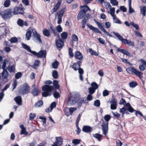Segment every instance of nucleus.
<instances>
[{
    "label": "nucleus",
    "mask_w": 146,
    "mask_h": 146,
    "mask_svg": "<svg viewBox=\"0 0 146 146\" xmlns=\"http://www.w3.org/2000/svg\"><path fill=\"white\" fill-rule=\"evenodd\" d=\"M10 41L11 43H16L18 42V39L16 37H12L11 38Z\"/></svg>",
    "instance_id": "nucleus-52"
},
{
    "label": "nucleus",
    "mask_w": 146,
    "mask_h": 146,
    "mask_svg": "<svg viewBox=\"0 0 146 146\" xmlns=\"http://www.w3.org/2000/svg\"><path fill=\"white\" fill-rule=\"evenodd\" d=\"M40 92L38 88H35V87L32 90L31 93L34 96H37Z\"/></svg>",
    "instance_id": "nucleus-20"
},
{
    "label": "nucleus",
    "mask_w": 146,
    "mask_h": 146,
    "mask_svg": "<svg viewBox=\"0 0 146 146\" xmlns=\"http://www.w3.org/2000/svg\"><path fill=\"white\" fill-rule=\"evenodd\" d=\"M32 32L30 30H28L26 34V39L27 40H29L31 36Z\"/></svg>",
    "instance_id": "nucleus-27"
},
{
    "label": "nucleus",
    "mask_w": 146,
    "mask_h": 146,
    "mask_svg": "<svg viewBox=\"0 0 146 146\" xmlns=\"http://www.w3.org/2000/svg\"><path fill=\"white\" fill-rule=\"evenodd\" d=\"M23 21L20 19H19L17 22V24L20 26H23Z\"/></svg>",
    "instance_id": "nucleus-58"
},
{
    "label": "nucleus",
    "mask_w": 146,
    "mask_h": 146,
    "mask_svg": "<svg viewBox=\"0 0 146 146\" xmlns=\"http://www.w3.org/2000/svg\"><path fill=\"white\" fill-rule=\"evenodd\" d=\"M76 95L75 94L71 93L68 97L67 104L69 106H72L76 102Z\"/></svg>",
    "instance_id": "nucleus-5"
},
{
    "label": "nucleus",
    "mask_w": 146,
    "mask_h": 146,
    "mask_svg": "<svg viewBox=\"0 0 146 146\" xmlns=\"http://www.w3.org/2000/svg\"><path fill=\"white\" fill-rule=\"evenodd\" d=\"M22 46L23 48L27 50L29 52H31L32 54L33 53L32 52L33 51H32L31 50L30 47L28 45L24 43H22Z\"/></svg>",
    "instance_id": "nucleus-26"
},
{
    "label": "nucleus",
    "mask_w": 146,
    "mask_h": 146,
    "mask_svg": "<svg viewBox=\"0 0 146 146\" xmlns=\"http://www.w3.org/2000/svg\"><path fill=\"white\" fill-rule=\"evenodd\" d=\"M74 57L76 59L79 60H81L83 58L82 54L78 51L76 52L74 54Z\"/></svg>",
    "instance_id": "nucleus-14"
},
{
    "label": "nucleus",
    "mask_w": 146,
    "mask_h": 146,
    "mask_svg": "<svg viewBox=\"0 0 146 146\" xmlns=\"http://www.w3.org/2000/svg\"><path fill=\"white\" fill-rule=\"evenodd\" d=\"M54 86L56 89H59L60 86L58 84V81L56 80H54L53 83Z\"/></svg>",
    "instance_id": "nucleus-35"
},
{
    "label": "nucleus",
    "mask_w": 146,
    "mask_h": 146,
    "mask_svg": "<svg viewBox=\"0 0 146 146\" xmlns=\"http://www.w3.org/2000/svg\"><path fill=\"white\" fill-rule=\"evenodd\" d=\"M69 54L70 58H73L74 56L72 51V49L71 48H69Z\"/></svg>",
    "instance_id": "nucleus-45"
},
{
    "label": "nucleus",
    "mask_w": 146,
    "mask_h": 146,
    "mask_svg": "<svg viewBox=\"0 0 146 146\" xmlns=\"http://www.w3.org/2000/svg\"><path fill=\"white\" fill-rule=\"evenodd\" d=\"M113 19L114 23L119 24H121V22L120 20L116 18V17H113Z\"/></svg>",
    "instance_id": "nucleus-44"
},
{
    "label": "nucleus",
    "mask_w": 146,
    "mask_h": 146,
    "mask_svg": "<svg viewBox=\"0 0 146 146\" xmlns=\"http://www.w3.org/2000/svg\"><path fill=\"white\" fill-rule=\"evenodd\" d=\"M32 52L33 54L35 56H37L38 57L40 58L42 57H45L46 54V51L44 50H41L38 53L34 51Z\"/></svg>",
    "instance_id": "nucleus-9"
},
{
    "label": "nucleus",
    "mask_w": 146,
    "mask_h": 146,
    "mask_svg": "<svg viewBox=\"0 0 146 146\" xmlns=\"http://www.w3.org/2000/svg\"><path fill=\"white\" fill-rule=\"evenodd\" d=\"M113 33L118 38L119 40L121 41L122 42L125 44L129 45V46H134V44L130 40H128L126 39H123L122 37L118 33H116L114 31L113 32Z\"/></svg>",
    "instance_id": "nucleus-4"
},
{
    "label": "nucleus",
    "mask_w": 146,
    "mask_h": 146,
    "mask_svg": "<svg viewBox=\"0 0 146 146\" xmlns=\"http://www.w3.org/2000/svg\"><path fill=\"white\" fill-rule=\"evenodd\" d=\"M94 105L97 107H99L100 105V101L99 100H96L94 101Z\"/></svg>",
    "instance_id": "nucleus-61"
},
{
    "label": "nucleus",
    "mask_w": 146,
    "mask_h": 146,
    "mask_svg": "<svg viewBox=\"0 0 146 146\" xmlns=\"http://www.w3.org/2000/svg\"><path fill=\"white\" fill-rule=\"evenodd\" d=\"M61 36L63 39H66L67 37V34L66 32H63L61 34Z\"/></svg>",
    "instance_id": "nucleus-47"
},
{
    "label": "nucleus",
    "mask_w": 146,
    "mask_h": 146,
    "mask_svg": "<svg viewBox=\"0 0 146 146\" xmlns=\"http://www.w3.org/2000/svg\"><path fill=\"white\" fill-rule=\"evenodd\" d=\"M88 17L86 16V17H85L82 21V24L86 25L87 21L88 20Z\"/></svg>",
    "instance_id": "nucleus-59"
},
{
    "label": "nucleus",
    "mask_w": 146,
    "mask_h": 146,
    "mask_svg": "<svg viewBox=\"0 0 146 146\" xmlns=\"http://www.w3.org/2000/svg\"><path fill=\"white\" fill-rule=\"evenodd\" d=\"M137 85V83L135 82L132 81L129 83V86L131 88H134Z\"/></svg>",
    "instance_id": "nucleus-36"
},
{
    "label": "nucleus",
    "mask_w": 146,
    "mask_h": 146,
    "mask_svg": "<svg viewBox=\"0 0 146 146\" xmlns=\"http://www.w3.org/2000/svg\"><path fill=\"white\" fill-rule=\"evenodd\" d=\"M20 127L21 129L20 133L21 135H27L28 134V133L26 131V128L24 127L23 125H21L20 126Z\"/></svg>",
    "instance_id": "nucleus-18"
},
{
    "label": "nucleus",
    "mask_w": 146,
    "mask_h": 146,
    "mask_svg": "<svg viewBox=\"0 0 146 146\" xmlns=\"http://www.w3.org/2000/svg\"><path fill=\"white\" fill-rule=\"evenodd\" d=\"M43 101L42 100L39 101L37 103H35V106L36 107H40L42 106L43 104Z\"/></svg>",
    "instance_id": "nucleus-42"
},
{
    "label": "nucleus",
    "mask_w": 146,
    "mask_h": 146,
    "mask_svg": "<svg viewBox=\"0 0 146 146\" xmlns=\"http://www.w3.org/2000/svg\"><path fill=\"white\" fill-rule=\"evenodd\" d=\"M11 1L10 0H6L4 3V5L5 7H8L10 5Z\"/></svg>",
    "instance_id": "nucleus-39"
},
{
    "label": "nucleus",
    "mask_w": 146,
    "mask_h": 146,
    "mask_svg": "<svg viewBox=\"0 0 146 146\" xmlns=\"http://www.w3.org/2000/svg\"><path fill=\"white\" fill-rule=\"evenodd\" d=\"M36 117V114H33L32 113H30L29 115V119L30 120H33Z\"/></svg>",
    "instance_id": "nucleus-63"
},
{
    "label": "nucleus",
    "mask_w": 146,
    "mask_h": 146,
    "mask_svg": "<svg viewBox=\"0 0 146 146\" xmlns=\"http://www.w3.org/2000/svg\"><path fill=\"white\" fill-rule=\"evenodd\" d=\"M117 100L115 99H113L110 101L111 103L110 108L111 110H114L117 108Z\"/></svg>",
    "instance_id": "nucleus-11"
},
{
    "label": "nucleus",
    "mask_w": 146,
    "mask_h": 146,
    "mask_svg": "<svg viewBox=\"0 0 146 146\" xmlns=\"http://www.w3.org/2000/svg\"><path fill=\"white\" fill-rule=\"evenodd\" d=\"M56 141L54 142L55 144L58 145V146H60L62 145L63 139L61 136L56 137H55Z\"/></svg>",
    "instance_id": "nucleus-12"
},
{
    "label": "nucleus",
    "mask_w": 146,
    "mask_h": 146,
    "mask_svg": "<svg viewBox=\"0 0 146 146\" xmlns=\"http://www.w3.org/2000/svg\"><path fill=\"white\" fill-rule=\"evenodd\" d=\"M32 31L33 33V36H34V40L37 43H42L40 35L37 32L35 29H32Z\"/></svg>",
    "instance_id": "nucleus-7"
},
{
    "label": "nucleus",
    "mask_w": 146,
    "mask_h": 146,
    "mask_svg": "<svg viewBox=\"0 0 146 146\" xmlns=\"http://www.w3.org/2000/svg\"><path fill=\"white\" fill-rule=\"evenodd\" d=\"M40 63V61L38 60H36L35 61L33 65V67L34 69H36L37 68V67L39 66Z\"/></svg>",
    "instance_id": "nucleus-33"
},
{
    "label": "nucleus",
    "mask_w": 146,
    "mask_h": 146,
    "mask_svg": "<svg viewBox=\"0 0 146 146\" xmlns=\"http://www.w3.org/2000/svg\"><path fill=\"white\" fill-rule=\"evenodd\" d=\"M140 10L141 13L142 14L143 16H145L146 13V7L145 6L141 7Z\"/></svg>",
    "instance_id": "nucleus-23"
},
{
    "label": "nucleus",
    "mask_w": 146,
    "mask_h": 146,
    "mask_svg": "<svg viewBox=\"0 0 146 146\" xmlns=\"http://www.w3.org/2000/svg\"><path fill=\"white\" fill-rule=\"evenodd\" d=\"M2 75L3 79H7L9 76L8 72L7 70L3 71L2 73Z\"/></svg>",
    "instance_id": "nucleus-31"
},
{
    "label": "nucleus",
    "mask_w": 146,
    "mask_h": 146,
    "mask_svg": "<svg viewBox=\"0 0 146 146\" xmlns=\"http://www.w3.org/2000/svg\"><path fill=\"white\" fill-rule=\"evenodd\" d=\"M81 62L80 61H78V62L74 63L73 65L71 66V67L74 69L75 70H78L80 67V63H81Z\"/></svg>",
    "instance_id": "nucleus-15"
},
{
    "label": "nucleus",
    "mask_w": 146,
    "mask_h": 146,
    "mask_svg": "<svg viewBox=\"0 0 146 146\" xmlns=\"http://www.w3.org/2000/svg\"><path fill=\"white\" fill-rule=\"evenodd\" d=\"M92 128L88 126H84L82 129V130L83 132L87 133L91 132L92 131Z\"/></svg>",
    "instance_id": "nucleus-13"
},
{
    "label": "nucleus",
    "mask_w": 146,
    "mask_h": 146,
    "mask_svg": "<svg viewBox=\"0 0 146 146\" xmlns=\"http://www.w3.org/2000/svg\"><path fill=\"white\" fill-rule=\"evenodd\" d=\"M61 4V1H59L52 10V12L54 13L57 11L60 7Z\"/></svg>",
    "instance_id": "nucleus-17"
},
{
    "label": "nucleus",
    "mask_w": 146,
    "mask_h": 146,
    "mask_svg": "<svg viewBox=\"0 0 146 146\" xmlns=\"http://www.w3.org/2000/svg\"><path fill=\"white\" fill-rule=\"evenodd\" d=\"M81 8H84V9H82V10H84V11L85 12V13L86 12L89 10H90V9L86 5L85 6H81Z\"/></svg>",
    "instance_id": "nucleus-51"
},
{
    "label": "nucleus",
    "mask_w": 146,
    "mask_h": 146,
    "mask_svg": "<svg viewBox=\"0 0 146 146\" xmlns=\"http://www.w3.org/2000/svg\"><path fill=\"white\" fill-rule=\"evenodd\" d=\"M58 64L59 63L57 61H55L52 64V68L54 69L57 68L58 66Z\"/></svg>",
    "instance_id": "nucleus-40"
},
{
    "label": "nucleus",
    "mask_w": 146,
    "mask_h": 146,
    "mask_svg": "<svg viewBox=\"0 0 146 146\" xmlns=\"http://www.w3.org/2000/svg\"><path fill=\"white\" fill-rule=\"evenodd\" d=\"M135 69V68L132 67L131 68H126V70L130 74H133L134 73L133 70H134Z\"/></svg>",
    "instance_id": "nucleus-41"
},
{
    "label": "nucleus",
    "mask_w": 146,
    "mask_h": 146,
    "mask_svg": "<svg viewBox=\"0 0 146 146\" xmlns=\"http://www.w3.org/2000/svg\"><path fill=\"white\" fill-rule=\"evenodd\" d=\"M55 44L57 48H61L64 45V41L61 38H59L56 41Z\"/></svg>",
    "instance_id": "nucleus-10"
},
{
    "label": "nucleus",
    "mask_w": 146,
    "mask_h": 146,
    "mask_svg": "<svg viewBox=\"0 0 146 146\" xmlns=\"http://www.w3.org/2000/svg\"><path fill=\"white\" fill-rule=\"evenodd\" d=\"M129 2V13H132L135 12L134 10L132 8L131 6V0H128Z\"/></svg>",
    "instance_id": "nucleus-22"
},
{
    "label": "nucleus",
    "mask_w": 146,
    "mask_h": 146,
    "mask_svg": "<svg viewBox=\"0 0 146 146\" xmlns=\"http://www.w3.org/2000/svg\"><path fill=\"white\" fill-rule=\"evenodd\" d=\"M12 10L11 9L9 8L2 11L1 8H0V15L3 19H8L12 16Z\"/></svg>",
    "instance_id": "nucleus-3"
},
{
    "label": "nucleus",
    "mask_w": 146,
    "mask_h": 146,
    "mask_svg": "<svg viewBox=\"0 0 146 146\" xmlns=\"http://www.w3.org/2000/svg\"><path fill=\"white\" fill-rule=\"evenodd\" d=\"M54 87L53 86H49L48 85H45L43 86L42 89L44 91L42 93L43 97H46L50 96L52 94V92L54 89Z\"/></svg>",
    "instance_id": "nucleus-2"
},
{
    "label": "nucleus",
    "mask_w": 146,
    "mask_h": 146,
    "mask_svg": "<svg viewBox=\"0 0 146 146\" xmlns=\"http://www.w3.org/2000/svg\"><path fill=\"white\" fill-rule=\"evenodd\" d=\"M113 115L117 118H119L120 116V114L117 112H113L112 111Z\"/></svg>",
    "instance_id": "nucleus-55"
},
{
    "label": "nucleus",
    "mask_w": 146,
    "mask_h": 146,
    "mask_svg": "<svg viewBox=\"0 0 146 146\" xmlns=\"http://www.w3.org/2000/svg\"><path fill=\"white\" fill-rule=\"evenodd\" d=\"M52 76L55 79H57L58 77V73L57 71L54 70L52 73Z\"/></svg>",
    "instance_id": "nucleus-43"
},
{
    "label": "nucleus",
    "mask_w": 146,
    "mask_h": 146,
    "mask_svg": "<svg viewBox=\"0 0 146 146\" xmlns=\"http://www.w3.org/2000/svg\"><path fill=\"white\" fill-rule=\"evenodd\" d=\"M22 46L23 48L27 50L29 52H31L32 54L33 53L32 52L33 51H32L31 50L30 47L28 45L24 43H22Z\"/></svg>",
    "instance_id": "nucleus-25"
},
{
    "label": "nucleus",
    "mask_w": 146,
    "mask_h": 146,
    "mask_svg": "<svg viewBox=\"0 0 146 146\" xmlns=\"http://www.w3.org/2000/svg\"><path fill=\"white\" fill-rule=\"evenodd\" d=\"M111 4L113 5H118V2L116 0H110Z\"/></svg>",
    "instance_id": "nucleus-57"
},
{
    "label": "nucleus",
    "mask_w": 146,
    "mask_h": 146,
    "mask_svg": "<svg viewBox=\"0 0 146 146\" xmlns=\"http://www.w3.org/2000/svg\"><path fill=\"white\" fill-rule=\"evenodd\" d=\"M66 9L65 7H64L62 8L60 11L58 16L62 17L63 14L66 11Z\"/></svg>",
    "instance_id": "nucleus-34"
},
{
    "label": "nucleus",
    "mask_w": 146,
    "mask_h": 146,
    "mask_svg": "<svg viewBox=\"0 0 146 146\" xmlns=\"http://www.w3.org/2000/svg\"><path fill=\"white\" fill-rule=\"evenodd\" d=\"M24 8L22 7H16L13 9V12L14 15L20 14L23 15L24 13Z\"/></svg>",
    "instance_id": "nucleus-8"
},
{
    "label": "nucleus",
    "mask_w": 146,
    "mask_h": 146,
    "mask_svg": "<svg viewBox=\"0 0 146 146\" xmlns=\"http://www.w3.org/2000/svg\"><path fill=\"white\" fill-rule=\"evenodd\" d=\"M87 103V100L85 98H80L78 101V108L80 107L82 103L86 104Z\"/></svg>",
    "instance_id": "nucleus-16"
},
{
    "label": "nucleus",
    "mask_w": 146,
    "mask_h": 146,
    "mask_svg": "<svg viewBox=\"0 0 146 146\" xmlns=\"http://www.w3.org/2000/svg\"><path fill=\"white\" fill-rule=\"evenodd\" d=\"M43 34L44 36L46 37H49L50 35V33L49 31L46 29L43 30Z\"/></svg>",
    "instance_id": "nucleus-30"
},
{
    "label": "nucleus",
    "mask_w": 146,
    "mask_h": 146,
    "mask_svg": "<svg viewBox=\"0 0 146 146\" xmlns=\"http://www.w3.org/2000/svg\"><path fill=\"white\" fill-rule=\"evenodd\" d=\"M81 140L79 139H75L72 140V146H76L80 143Z\"/></svg>",
    "instance_id": "nucleus-28"
},
{
    "label": "nucleus",
    "mask_w": 146,
    "mask_h": 146,
    "mask_svg": "<svg viewBox=\"0 0 146 146\" xmlns=\"http://www.w3.org/2000/svg\"><path fill=\"white\" fill-rule=\"evenodd\" d=\"M30 88L27 84H24L21 86L19 89L20 93L24 95L29 92Z\"/></svg>",
    "instance_id": "nucleus-6"
},
{
    "label": "nucleus",
    "mask_w": 146,
    "mask_h": 146,
    "mask_svg": "<svg viewBox=\"0 0 146 146\" xmlns=\"http://www.w3.org/2000/svg\"><path fill=\"white\" fill-rule=\"evenodd\" d=\"M95 22L96 24L98 25V27L102 31L103 30H104L105 29L103 27L102 24L96 21Z\"/></svg>",
    "instance_id": "nucleus-37"
},
{
    "label": "nucleus",
    "mask_w": 146,
    "mask_h": 146,
    "mask_svg": "<svg viewBox=\"0 0 146 146\" xmlns=\"http://www.w3.org/2000/svg\"><path fill=\"white\" fill-rule=\"evenodd\" d=\"M72 38L73 40L74 41H77L78 40V38L77 36L75 34H73Z\"/></svg>",
    "instance_id": "nucleus-62"
},
{
    "label": "nucleus",
    "mask_w": 146,
    "mask_h": 146,
    "mask_svg": "<svg viewBox=\"0 0 146 146\" xmlns=\"http://www.w3.org/2000/svg\"><path fill=\"white\" fill-rule=\"evenodd\" d=\"M56 30L59 33H60L62 31V29L60 25H58L56 27Z\"/></svg>",
    "instance_id": "nucleus-56"
},
{
    "label": "nucleus",
    "mask_w": 146,
    "mask_h": 146,
    "mask_svg": "<svg viewBox=\"0 0 146 146\" xmlns=\"http://www.w3.org/2000/svg\"><path fill=\"white\" fill-rule=\"evenodd\" d=\"M111 118V116L109 115H106L104 117V119L106 121L103 120L101 126L102 127V130L103 134L106 135L108 133V121Z\"/></svg>",
    "instance_id": "nucleus-1"
},
{
    "label": "nucleus",
    "mask_w": 146,
    "mask_h": 146,
    "mask_svg": "<svg viewBox=\"0 0 146 146\" xmlns=\"http://www.w3.org/2000/svg\"><path fill=\"white\" fill-rule=\"evenodd\" d=\"M91 85L92 86V87L95 90L97 89L98 88V85L95 82L92 83Z\"/></svg>",
    "instance_id": "nucleus-49"
},
{
    "label": "nucleus",
    "mask_w": 146,
    "mask_h": 146,
    "mask_svg": "<svg viewBox=\"0 0 146 146\" xmlns=\"http://www.w3.org/2000/svg\"><path fill=\"white\" fill-rule=\"evenodd\" d=\"M76 128H77V130H76V133H77V135H79L81 131V130L79 127V126L78 125V120L77 121H76Z\"/></svg>",
    "instance_id": "nucleus-38"
},
{
    "label": "nucleus",
    "mask_w": 146,
    "mask_h": 146,
    "mask_svg": "<svg viewBox=\"0 0 146 146\" xmlns=\"http://www.w3.org/2000/svg\"><path fill=\"white\" fill-rule=\"evenodd\" d=\"M88 51L90 53L91 55L98 56L99 54L96 51L93 50L92 48H89L88 49Z\"/></svg>",
    "instance_id": "nucleus-24"
},
{
    "label": "nucleus",
    "mask_w": 146,
    "mask_h": 146,
    "mask_svg": "<svg viewBox=\"0 0 146 146\" xmlns=\"http://www.w3.org/2000/svg\"><path fill=\"white\" fill-rule=\"evenodd\" d=\"M96 90L92 87L89 88V93L90 94H92L94 93Z\"/></svg>",
    "instance_id": "nucleus-53"
},
{
    "label": "nucleus",
    "mask_w": 146,
    "mask_h": 146,
    "mask_svg": "<svg viewBox=\"0 0 146 146\" xmlns=\"http://www.w3.org/2000/svg\"><path fill=\"white\" fill-rule=\"evenodd\" d=\"M93 137L97 139L99 141H100L102 140V135L98 133H96L93 134Z\"/></svg>",
    "instance_id": "nucleus-29"
},
{
    "label": "nucleus",
    "mask_w": 146,
    "mask_h": 146,
    "mask_svg": "<svg viewBox=\"0 0 146 146\" xmlns=\"http://www.w3.org/2000/svg\"><path fill=\"white\" fill-rule=\"evenodd\" d=\"M86 13L85 11H84V10H81L79 13L78 14V17L77 19L78 20H80L86 14Z\"/></svg>",
    "instance_id": "nucleus-21"
},
{
    "label": "nucleus",
    "mask_w": 146,
    "mask_h": 146,
    "mask_svg": "<svg viewBox=\"0 0 146 146\" xmlns=\"http://www.w3.org/2000/svg\"><path fill=\"white\" fill-rule=\"evenodd\" d=\"M134 70L133 74L137 76H138L139 78H140L141 77V75L143 74V73L137 70L136 69Z\"/></svg>",
    "instance_id": "nucleus-32"
},
{
    "label": "nucleus",
    "mask_w": 146,
    "mask_h": 146,
    "mask_svg": "<svg viewBox=\"0 0 146 146\" xmlns=\"http://www.w3.org/2000/svg\"><path fill=\"white\" fill-rule=\"evenodd\" d=\"M50 29L51 30L52 33H53L55 36H56L57 33L56 32L55 29L54 27L52 26H51L50 27Z\"/></svg>",
    "instance_id": "nucleus-48"
},
{
    "label": "nucleus",
    "mask_w": 146,
    "mask_h": 146,
    "mask_svg": "<svg viewBox=\"0 0 146 146\" xmlns=\"http://www.w3.org/2000/svg\"><path fill=\"white\" fill-rule=\"evenodd\" d=\"M22 73L21 72H18L15 74V78L16 79H19L22 76Z\"/></svg>",
    "instance_id": "nucleus-54"
},
{
    "label": "nucleus",
    "mask_w": 146,
    "mask_h": 146,
    "mask_svg": "<svg viewBox=\"0 0 146 146\" xmlns=\"http://www.w3.org/2000/svg\"><path fill=\"white\" fill-rule=\"evenodd\" d=\"M14 100L16 102L18 105L21 106L22 104V99L20 96L15 97L14 98Z\"/></svg>",
    "instance_id": "nucleus-19"
},
{
    "label": "nucleus",
    "mask_w": 146,
    "mask_h": 146,
    "mask_svg": "<svg viewBox=\"0 0 146 146\" xmlns=\"http://www.w3.org/2000/svg\"><path fill=\"white\" fill-rule=\"evenodd\" d=\"M109 95V93L107 90H105L103 92V95L104 97L107 96Z\"/></svg>",
    "instance_id": "nucleus-64"
},
{
    "label": "nucleus",
    "mask_w": 146,
    "mask_h": 146,
    "mask_svg": "<svg viewBox=\"0 0 146 146\" xmlns=\"http://www.w3.org/2000/svg\"><path fill=\"white\" fill-rule=\"evenodd\" d=\"M53 96L55 98L57 99L60 97V94L58 92H55L53 93Z\"/></svg>",
    "instance_id": "nucleus-60"
},
{
    "label": "nucleus",
    "mask_w": 146,
    "mask_h": 146,
    "mask_svg": "<svg viewBox=\"0 0 146 146\" xmlns=\"http://www.w3.org/2000/svg\"><path fill=\"white\" fill-rule=\"evenodd\" d=\"M130 24L135 28L136 29L138 30L139 29V27L138 25L135 24L134 22H131Z\"/></svg>",
    "instance_id": "nucleus-50"
},
{
    "label": "nucleus",
    "mask_w": 146,
    "mask_h": 146,
    "mask_svg": "<svg viewBox=\"0 0 146 146\" xmlns=\"http://www.w3.org/2000/svg\"><path fill=\"white\" fill-rule=\"evenodd\" d=\"M77 110L76 108H69V111L70 114V115H72V114L73 113L76 111Z\"/></svg>",
    "instance_id": "nucleus-46"
}]
</instances>
